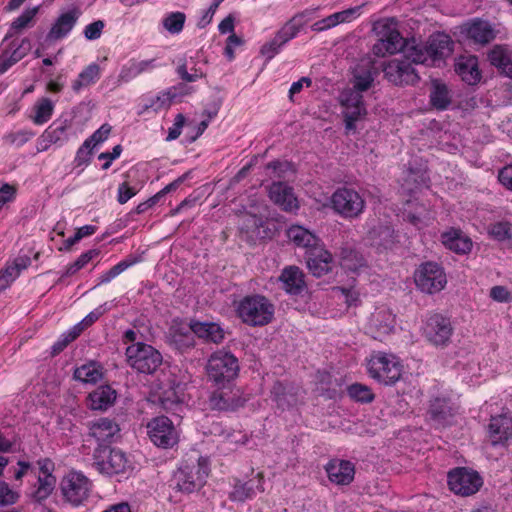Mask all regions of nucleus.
<instances>
[{"label": "nucleus", "instance_id": "nucleus-37", "mask_svg": "<svg viewBox=\"0 0 512 512\" xmlns=\"http://www.w3.org/2000/svg\"><path fill=\"white\" fill-rule=\"evenodd\" d=\"M117 393L109 385H102L89 394L92 410H107L116 400Z\"/></svg>", "mask_w": 512, "mask_h": 512}, {"label": "nucleus", "instance_id": "nucleus-62", "mask_svg": "<svg viewBox=\"0 0 512 512\" xmlns=\"http://www.w3.org/2000/svg\"><path fill=\"white\" fill-rule=\"evenodd\" d=\"M105 27V23L102 20H96L88 25L84 29V36L88 40H96L100 38L102 30Z\"/></svg>", "mask_w": 512, "mask_h": 512}, {"label": "nucleus", "instance_id": "nucleus-64", "mask_svg": "<svg viewBox=\"0 0 512 512\" xmlns=\"http://www.w3.org/2000/svg\"><path fill=\"white\" fill-rule=\"evenodd\" d=\"M243 44V40L241 37L237 36L235 33H232L226 40V46L224 48V55L229 61L235 59L234 48L241 46Z\"/></svg>", "mask_w": 512, "mask_h": 512}, {"label": "nucleus", "instance_id": "nucleus-1", "mask_svg": "<svg viewBox=\"0 0 512 512\" xmlns=\"http://www.w3.org/2000/svg\"><path fill=\"white\" fill-rule=\"evenodd\" d=\"M374 81L371 68L364 71L356 70L353 88L344 91L340 97L343 107L345 128L348 132L356 130V122L367 114L362 92L367 91Z\"/></svg>", "mask_w": 512, "mask_h": 512}, {"label": "nucleus", "instance_id": "nucleus-55", "mask_svg": "<svg viewBox=\"0 0 512 512\" xmlns=\"http://www.w3.org/2000/svg\"><path fill=\"white\" fill-rule=\"evenodd\" d=\"M333 292L339 294L348 307L357 306L359 299V292L354 287H334Z\"/></svg>", "mask_w": 512, "mask_h": 512}, {"label": "nucleus", "instance_id": "nucleus-17", "mask_svg": "<svg viewBox=\"0 0 512 512\" xmlns=\"http://www.w3.org/2000/svg\"><path fill=\"white\" fill-rule=\"evenodd\" d=\"M12 36V32H8L0 46V65L2 70L6 71L22 60L31 48L30 41L27 38L11 39Z\"/></svg>", "mask_w": 512, "mask_h": 512}, {"label": "nucleus", "instance_id": "nucleus-22", "mask_svg": "<svg viewBox=\"0 0 512 512\" xmlns=\"http://www.w3.org/2000/svg\"><path fill=\"white\" fill-rule=\"evenodd\" d=\"M306 263L310 272L316 277H322L332 270V254L325 249L322 241L306 251Z\"/></svg>", "mask_w": 512, "mask_h": 512}, {"label": "nucleus", "instance_id": "nucleus-19", "mask_svg": "<svg viewBox=\"0 0 512 512\" xmlns=\"http://www.w3.org/2000/svg\"><path fill=\"white\" fill-rule=\"evenodd\" d=\"M329 481L338 486L350 485L355 477V465L349 460L333 458L324 466Z\"/></svg>", "mask_w": 512, "mask_h": 512}, {"label": "nucleus", "instance_id": "nucleus-43", "mask_svg": "<svg viewBox=\"0 0 512 512\" xmlns=\"http://www.w3.org/2000/svg\"><path fill=\"white\" fill-rule=\"evenodd\" d=\"M487 231L498 242H512V217L490 223Z\"/></svg>", "mask_w": 512, "mask_h": 512}, {"label": "nucleus", "instance_id": "nucleus-4", "mask_svg": "<svg viewBox=\"0 0 512 512\" xmlns=\"http://www.w3.org/2000/svg\"><path fill=\"white\" fill-rule=\"evenodd\" d=\"M238 318L247 326L263 327L274 319L275 306L264 295H246L235 308Z\"/></svg>", "mask_w": 512, "mask_h": 512}, {"label": "nucleus", "instance_id": "nucleus-51", "mask_svg": "<svg viewBox=\"0 0 512 512\" xmlns=\"http://www.w3.org/2000/svg\"><path fill=\"white\" fill-rule=\"evenodd\" d=\"M186 21V15L183 12L175 11L167 13L162 19L163 27L170 34H179L182 32Z\"/></svg>", "mask_w": 512, "mask_h": 512}, {"label": "nucleus", "instance_id": "nucleus-33", "mask_svg": "<svg viewBox=\"0 0 512 512\" xmlns=\"http://www.w3.org/2000/svg\"><path fill=\"white\" fill-rule=\"evenodd\" d=\"M279 279L283 289L290 295H300L306 288L305 275L297 266L284 268Z\"/></svg>", "mask_w": 512, "mask_h": 512}, {"label": "nucleus", "instance_id": "nucleus-58", "mask_svg": "<svg viewBox=\"0 0 512 512\" xmlns=\"http://www.w3.org/2000/svg\"><path fill=\"white\" fill-rule=\"evenodd\" d=\"M138 192V187L130 185L128 181H124L118 186L117 201L119 204H125L131 198H133Z\"/></svg>", "mask_w": 512, "mask_h": 512}, {"label": "nucleus", "instance_id": "nucleus-15", "mask_svg": "<svg viewBox=\"0 0 512 512\" xmlns=\"http://www.w3.org/2000/svg\"><path fill=\"white\" fill-rule=\"evenodd\" d=\"M453 331L450 317L441 313L430 314L423 327L425 338L436 347H446L450 343Z\"/></svg>", "mask_w": 512, "mask_h": 512}, {"label": "nucleus", "instance_id": "nucleus-7", "mask_svg": "<svg viewBox=\"0 0 512 512\" xmlns=\"http://www.w3.org/2000/svg\"><path fill=\"white\" fill-rule=\"evenodd\" d=\"M239 371L238 358L225 349L213 352L206 365L207 378L214 386L231 385Z\"/></svg>", "mask_w": 512, "mask_h": 512}, {"label": "nucleus", "instance_id": "nucleus-34", "mask_svg": "<svg viewBox=\"0 0 512 512\" xmlns=\"http://www.w3.org/2000/svg\"><path fill=\"white\" fill-rule=\"evenodd\" d=\"M175 96L176 94L172 93L169 89L161 91L155 96L143 97L139 104L138 114L143 115L149 112L158 113L161 110L167 109L170 107Z\"/></svg>", "mask_w": 512, "mask_h": 512}, {"label": "nucleus", "instance_id": "nucleus-21", "mask_svg": "<svg viewBox=\"0 0 512 512\" xmlns=\"http://www.w3.org/2000/svg\"><path fill=\"white\" fill-rule=\"evenodd\" d=\"M170 343L180 352H186L195 346L194 321L186 323L173 320L169 329Z\"/></svg>", "mask_w": 512, "mask_h": 512}, {"label": "nucleus", "instance_id": "nucleus-48", "mask_svg": "<svg viewBox=\"0 0 512 512\" xmlns=\"http://www.w3.org/2000/svg\"><path fill=\"white\" fill-rule=\"evenodd\" d=\"M38 12L39 6L25 9L20 16L12 21L9 32H12V34L19 33L24 29L32 27Z\"/></svg>", "mask_w": 512, "mask_h": 512}, {"label": "nucleus", "instance_id": "nucleus-32", "mask_svg": "<svg viewBox=\"0 0 512 512\" xmlns=\"http://www.w3.org/2000/svg\"><path fill=\"white\" fill-rule=\"evenodd\" d=\"M403 47V37L395 29H388L373 45L372 52L377 57L395 54Z\"/></svg>", "mask_w": 512, "mask_h": 512}, {"label": "nucleus", "instance_id": "nucleus-2", "mask_svg": "<svg viewBox=\"0 0 512 512\" xmlns=\"http://www.w3.org/2000/svg\"><path fill=\"white\" fill-rule=\"evenodd\" d=\"M209 473L210 462L207 457L184 460L173 475L172 485L177 491L190 494L206 484Z\"/></svg>", "mask_w": 512, "mask_h": 512}, {"label": "nucleus", "instance_id": "nucleus-29", "mask_svg": "<svg viewBox=\"0 0 512 512\" xmlns=\"http://www.w3.org/2000/svg\"><path fill=\"white\" fill-rule=\"evenodd\" d=\"M71 127L70 121L55 120L40 137L41 144H44L42 150L48 149L52 144L59 147L63 146L68 141V129Z\"/></svg>", "mask_w": 512, "mask_h": 512}, {"label": "nucleus", "instance_id": "nucleus-13", "mask_svg": "<svg viewBox=\"0 0 512 512\" xmlns=\"http://www.w3.org/2000/svg\"><path fill=\"white\" fill-rule=\"evenodd\" d=\"M449 489L456 495L470 496L477 493L483 485L480 474L467 467H456L448 472Z\"/></svg>", "mask_w": 512, "mask_h": 512}, {"label": "nucleus", "instance_id": "nucleus-54", "mask_svg": "<svg viewBox=\"0 0 512 512\" xmlns=\"http://www.w3.org/2000/svg\"><path fill=\"white\" fill-rule=\"evenodd\" d=\"M139 75L140 74L136 66V59L132 58L121 67L117 77V86H120L124 83H129Z\"/></svg>", "mask_w": 512, "mask_h": 512}, {"label": "nucleus", "instance_id": "nucleus-8", "mask_svg": "<svg viewBox=\"0 0 512 512\" xmlns=\"http://www.w3.org/2000/svg\"><path fill=\"white\" fill-rule=\"evenodd\" d=\"M333 211L343 219L359 218L366 208V201L359 191L352 187H338L331 195Z\"/></svg>", "mask_w": 512, "mask_h": 512}, {"label": "nucleus", "instance_id": "nucleus-5", "mask_svg": "<svg viewBox=\"0 0 512 512\" xmlns=\"http://www.w3.org/2000/svg\"><path fill=\"white\" fill-rule=\"evenodd\" d=\"M93 465L101 474L125 476L133 471L131 457L122 449L111 445H97L93 452Z\"/></svg>", "mask_w": 512, "mask_h": 512}, {"label": "nucleus", "instance_id": "nucleus-47", "mask_svg": "<svg viewBox=\"0 0 512 512\" xmlns=\"http://www.w3.org/2000/svg\"><path fill=\"white\" fill-rule=\"evenodd\" d=\"M256 495L254 483L250 480L241 482L236 479L232 491L229 493L228 498L232 502H244L248 499L254 498Z\"/></svg>", "mask_w": 512, "mask_h": 512}, {"label": "nucleus", "instance_id": "nucleus-27", "mask_svg": "<svg viewBox=\"0 0 512 512\" xmlns=\"http://www.w3.org/2000/svg\"><path fill=\"white\" fill-rule=\"evenodd\" d=\"M441 242L445 248L459 255L470 253L473 247L471 238L459 228H450L443 232Z\"/></svg>", "mask_w": 512, "mask_h": 512}, {"label": "nucleus", "instance_id": "nucleus-30", "mask_svg": "<svg viewBox=\"0 0 512 512\" xmlns=\"http://www.w3.org/2000/svg\"><path fill=\"white\" fill-rule=\"evenodd\" d=\"M31 265V259L27 255H19L12 261H8L0 270V293L6 290L19 277L20 273Z\"/></svg>", "mask_w": 512, "mask_h": 512}, {"label": "nucleus", "instance_id": "nucleus-3", "mask_svg": "<svg viewBox=\"0 0 512 512\" xmlns=\"http://www.w3.org/2000/svg\"><path fill=\"white\" fill-rule=\"evenodd\" d=\"M454 48L451 37L445 33L432 34L425 44L407 48V57L416 64L439 66Z\"/></svg>", "mask_w": 512, "mask_h": 512}, {"label": "nucleus", "instance_id": "nucleus-38", "mask_svg": "<svg viewBox=\"0 0 512 512\" xmlns=\"http://www.w3.org/2000/svg\"><path fill=\"white\" fill-rule=\"evenodd\" d=\"M287 236L296 246L305 248L306 251L321 242L314 233L299 225H292L287 230Z\"/></svg>", "mask_w": 512, "mask_h": 512}, {"label": "nucleus", "instance_id": "nucleus-40", "mask_svg": "<svg viewBox=\"0 0 512 512\" xmlns=\"http://www.w3.org/2000/svg\"><path fill=\"white\" fill-rule=\"evenodd\" d=\"M73 376L81 382L95 384L103 377V367L95 361H90L77 367Z\"/></svg>", "mask_w": 512, "mask_h": 512}, {"label": "nucleus", "instance_id": "nucleus-39", "mask_svg": "<svg viewBox=\"0 0 512 512\" xmlns=\"http://www.w3.org/2000/svg\"><path fill=\"white\" fill-rule=\"evenodd\" d=\"M194 333L197 337L213 343H221L225 333L222 327L213 322L194 321Z\"/></svg>", "mask_w": 512, "mask_h": 512}, {"label": "nucleus", "instance_id": "nucleus-57", "mask_svg": "<svg viewBox=\"0 0 512 512\" xmlns=\"http://www.w3.org/2000/svg\"><path fill=\"white\" fill-rule=\"evenodd\" d=\"M284 44L276 36L261 46L260 54L265 57L266 62L271 61L280 51Z\"/></svg>", "mask_w": 512, "mask_h": 512}, {"label": "nucleus", "instance_id": "nucleus-61", "mask_svg": "<svg viewBox=\"0 0 512 512\" xmlns=\"http://www.w3.org/2000/svg\"><path fill=\"white\" fill-rule=\"evenodd\" d=\"M490 297L499 303H507L512 301L511 292L505 287L501 285L493 286L490 289Z\"/></svg>", "mask_w": 512, "mask_h": 512}, {"label": "nucleus", "instance_id": "nucleus-56", "mask_svg": "<svg viewBox=\"0 0 512 512\" xmlns=\"http://www.w3.org/2000/svg\"><path fill=\"white\" fill-rule=\"evenodd\" d=\"M93 155V147L89 145V142L84 141L78 148L74 157V164L76 167L88 166L91 162Z\"/></svg>", "mask_w": 512, "mask_h": 512}, {"label": "nucleus", "instance_id": "nucleus-6", "mask_svg": "<svg viewBox=\"0 0 512 512\" xmlns=\"http://www.w3.org/2000/svg\"><path fill=\"white\" fill-rule=\"evenodd\" d=\"M366 370L370 378L386 386L395 385L402 377L403 365L391 353L372 352L366 359Z\"/></svg>", "mask_w": 512, "mask_h": 512}, {"label": "nucleus", "instance_id": "nucleus-35", "mask_svg": "<svg viewBox=\"0 0 512 512\" xmlns=\"http://www.w3.org/2000/svg\"><path fill=\"white\" fill-rule=\"evenodd\" d=\"M490 64L501 74L512 77V51L505 45H495L488 53Z\"/></svg>", "mask_w": 512, "mask_h": 512}, {"label": "nucleus", "instance_id": "nucleus-42", "mask_svg": "<svg viewBox=\"0 0 512 512\" xmlns=\"http://www.w3.org/2000/svg\"><path fill=\"white\" fill-rule=\"evenodd\" d=\"M304 13L296 14L289 21H287L275 34V36L284 45L290 40L294 39L301 29L304 27L305 22L303 21Z\"/></svg>", "mask_w": 512, "mask_h": 512}, {"label": "nucleus", "instance_id": "nucleus-44", "mask_svg": "<svg viewBox=\"0 0 512 512\" xmlns=\"http://www.w3.org/2000/svg\"><path fill=\"white\" fill-rule=\"evenodd\" d=\"M430 104L437 110H445L451 103L448 87L439 81H434L430 92Z\"/></svg>", "mask_w": 512, "mask_h": 512}, {"label": "nucleus", "instance_id": "nucleus-41", "mask_svg": "<svg viewBox=\"0 0 512 512\" xmlns=\"http://www.w3.org/2000/svg\"><path fill=\"white\" fill-rule=\"evenodd\" d=\"M56 486V478L39 477L30 494L31 500L35 503H44L53 493Z\"/></svg>", "mask_w": 512, "mask_h": 512}, {"label": "nucleus", "instance_id": "nucleus-10", "mask_svg": "<svg viewBox=\"0 0 512 512\" xmlns=\"http://www.w3.org/2000/svg\"><path fill=\"white\" fill-rule=\"evenodd\" d=\"M414 283L422 293L429 295L439 293L447 285L445 269L435 261L423 262L414 272Z\"/></svg>", "mask_w": 512, "mask_h": 512}, {"label": "nucleus", "instance_id": "nucleus-53", "mask_svg": "<svg viewBox=\"0 0 512 512\" xmlns=\"http://www.w3.org/2000/svg\"><path fill=\"white\" fill-rule=\"evenodd\" d=\"M34 135L35 133L33 131L24 129L5 134L3 136V141L7 145L20 148L25 145L32 137H34Z\"/></svg>", "mask_w": 512, "mask_h": 512}, {"label": "nucleus", "instance_id": "nucleus-52", "mask_svg": "<svg viewBox=\"0 0 512 512\" xmlns=\"http://www.w3.org/2000/svg\"><path fill=\"white\" fill-rule=\"evenodd\" d=\"M347 393L351 399L360 403H371L375 398L371 388L361 383L348 386Z\"/></svg>", "mask_w": 512, "mask_h": 512}, {"label": "nucleus", "instance_id": "nucleus-12", "mask_svg": "<svg viewBox=\"0 0 512 512\" xmlns=\"http://www.w3.org/2000/svg\"><path fill=\"white\" fill-rule=\"evenodd\" d=\"M91 486L90 480L83 473L70 471L62 478L60 490L65 502L79 507L88 500Z\"/></svg>", "mask_w": 512, "mask_h": 512}, {"label": "nucleus", "instance_id": "nucleus-14", "mask_svg": "<svg viewBox=\"0 0 512 512\" xmlns=\"http://www.w3.org/2000/svg\"><path fill=\"white\" fill-rule=\"evenodd\" d=\"M147 434L155 446L163 449L172 448L179 440L176 427L167 416L152 418L147 424Z\"/></svg>", "mask_w": 512, "mask_h": 512}, {"label": "nucleus", "instance_id": "nucleus-23", "mask_svg": "<svg viewBox=\"0 0 512 512\" xmlns=\"http://www.w3.org/2000/svg\"><path fill=\"white\" fill-rule=\"evenodd\" d=\"M80 15L81 12L78 8H73L60 14L52 24L45 41L55 42L67 37L76 25Z\"/></svg>", "mask_w": 512, "mask_h": 512}, {"label": "nucleus", "instance_id": "nucleus-50", "mask_svg": "<svg viewBox=\"0 0 512 512\" xmlns=\"http://www.w3.org/2000/svg\"><path fill=\"white\" fill-rule=\"evenodd\" d=\"M135 263H136L135 259L121 260L116 265L111 267L109 270H107L99 275V277L97 278V283H96L95 287L110 283L113 279H115L118 275L123 273L125 270H127L129 267H131Z\"/></svg>", "mask_w": 512, "mask_h": 512}, {"label": "nucleus", "instance_id": "nucleus-24", "mask_svg": "<svg viewBox=\"0 0 512 512\" xmlns=\"http://www.w3.org/2000/svg\"><path fill=\"white\" fill-rule=\"evenodd\" d=\"M488 437L493 446L503 445L512 438V416L509 413L492 416L488 425Z\"/></svg>", "mask_w": 512, "mask_h": 512}, {"label": "nucleus", "instance_id": "nucleus-63", "mask_svg": "<svg viewBox=\"0 0 512 512\" xmlns=\"http://www.w3.org/2000/svg\"><path fill=\"white\" fill-rule=\"evenodd\" d=\"M186 118L183 114L178 113L175 116L173 125L168 130V135L166 137L167 141L176 140L182 132V128L185 124Z\"/></svg>", "mask_w": 512, "mask_h": 512}, {"label": "nucleus", "instance_id": "nucleus-59", "mask_svg": "<svg viewBox=\"0 0 512 512\" xmlns=\"http://www.w3.org/2000/svg\"><path fill=\"white\" fill-rule=\"evenodd\" d=\"M19 495L13 491L8 483L0 481V505H12L17 502Z\"/></svg>", "mask_w": 512, "mask_h": 512}, {"label": "nucleus", "instance_id": "nucleus-31", "mask_svg": "<svg viewBox=\"0 0 512 512\" xmlns=\"http://www.w3.org/2000/svg\"><path fill=\"white\" fill-rule=\"evenodd\" d=\"M465 32L469 39L477 44L485 45L493 41L496 33L492 25L485 20L476 18L465 25Z\"/></svg>", "mask_w": 512, "mask_h": 512}, {"label": "nucleus", "instance_id": "nucleus-60", "mask_svg": "<svg viewBox=\"0 0 512 512\" xmlns=\"http://www.w3.org/2000/svg\"><path fill=\"white\" fill-rule=\"evenodd\" d=\"M110 132L111 127L108 124H104L95 132H93V134L89 136L85 141L89 142V145L94 148L97 145L103 143L105 140H107Z\"/></svg>", "mask_w": 512, "mask_h": 512}, {"label": "nucleus", "instance_id": "nucleus-46", "mask_svg": "<svg viewBox=\"0 0 512 512\" xmlns=\"http://www.w3.org/2000/svg\"><path fill=\"white\" fill-rule=\"evenodd\" d=\"M34 115L31 117L36 125L47 123L54 112V103L47 97L39 99L33 107Z\"/></svg>", "mask_w": 512, "mask_h": 512}, {"label": "nucleus", "instance_id": "nucleus-20", "mask_svg": "<svg viewBox=\"0 0 512 512\" xmlns=\"http://www.w3.org/2000/svg\"><path fill=\"white\" fill-rule=\"evenodd\" d=\"M119 434L120 426L114 419L100 417L89 423L88 435L95 439L98 445H110Z\"/></svg>", "mask_w": 512, "mask_h": 512}, {"label": "nucleus", "instance_id": "nucleus-36", "mask_svg": "<svg viewBox=\"0 0 512 512\" xmlns=\"http://www.w3.org/2000/svg\"><path fill=\"white\" fill-rule=\"evenodd\" d=\"M102 74L101 67L98 63L93 62L84 67L78 74L77 78L72 82L71 88L74 93L79 94L84 89L96 84Z\"/></svg>", "mask_w": 512, "mask_h": 512}, {"label": "nucleus", "instance_id": "nucleus-18", "mask_svg": "<svg viewBox=\"0 0 512 512\" xmlns=\"http://www.w3.org/2000/svg\"><path fill=\"white\" fill-rule=\"evenodd\" d=\"M395 324L396 316L390 308L386 306L377 307L369 318L367 332L375 340L382 341L393 332Z\"/></svg>", "mask_w": 512, "mask_h": 512}, {"label": "nucleus", "instance_id": "nucleus-9", "mask_svg": "<svg viewBox=\"0 0 512 512\" xmlns=\"http://www.w3.org/2000/svg\"><path fill=\"white\" fill-rule=\"evenodd\" d=\"M125 355L127 364L133 370L147 375L155 373L163 362L161 353L144 342L128 345Z\"/></svg>", "mask_w": 512, "mask_h": 512}, {"label": "nucleus", "instance_id": "nucleus-49", "mask_svg": "<svg viewBox=\"0 0 512 512\" xmlns=\"http://www.w3.org/2000/svg\"><path fill=\"white\" fill-rule=\"evenodd\" d=\"M340 265L343 269L355 272L364 265V259L356 250L344 247L340 252Z\"/></svg>", "mask_w": 512, "mask_h": 512}, {"label": "nucleus", "instance_id": "nucleus-45", "mask_svg": "<svg viewBox=\"0 0 512 512\" xmlns=\"http://www.w3.org/2000/svg\"><path fill=\"white\" fill-rule=\"evenodd\" d=\"M176 72L181 80L189 83L195 82L206 75L202 68L197 66L193 58L190 61L185 60L183 63H180L177 66Z\"/></svg>", "mask_w": 512, "mask_h": 512}, {"label": "nucleus", "instance_id": "nucleus-25", "mask_svg": "<svg viewBox=\"0 0 512 512\" xmlns=\"http://www.w3.org/2000/svg\"><path fill=\"white\" fill-rule=\"evenodd\" d=\"M269 197L283 211L293 212L299 208V202L293 187L284 182L272 183L269 188Z\"/></svg>", "mask_w": 512, "mask_h": 512}, {"label": "nucleus", "instance_id": "nucleus-26", "mask_svg": "<svg viewBox=\"0 0 512 512\" xmlns=\"http://www.w3.org/2000/svg\"><path fill=\"white\" fill-rule=\"evenodd\" d=\"M454 70L468 85H476L482 78L479 61L475 55H460L455 60Z\"/></svg>", "mask_w": 512, "mask_h": 512}, {"label": "nucleus", "instance_id": "nucleus-16", "mask_svg": "<svg viewBox=\"0 0 512 512\" xmlns=\"http://www.w3.org/2000/svg\"><path fill=\"white\" fill-rule=\"evenodd\" d=\"M407 57V50L404 59H393L383 66L385 78L396 86L414 85L419 81V76Z\"/></svg>", "mask_w": 512, "mask_h": 512}, {"label": "nucleus", "instance_id": "nucleus-11", "mask_svg": "<svg viewBox=\"0 0 512 512\" xmlns=\"http://www.w3.org/2000/svg\"><path fill=\"white\" fill-rule=\"evenodd\" d=\"M458 409V404L448 394L440 393L431 396L426 418L435 428H444L453 423Z\"/></svg>", "mask_w": 512, "mask_h": 512}, {"label": "nucleus", "instance_id": "nucleus-28", "mask_svg": "<svg viewBox=\"0 0 512 512\" xmlns=\"http://www.w3.org/2000/svg\"><path fill=\"white\" fill-rule=\"evenodd\" d=\"M209 396V406L212 410L233 411L240 405V398L233 393L230 385L216 386Z\"/></svg>", "mask_w": 512, "mask_h": 512}]
</instances>
